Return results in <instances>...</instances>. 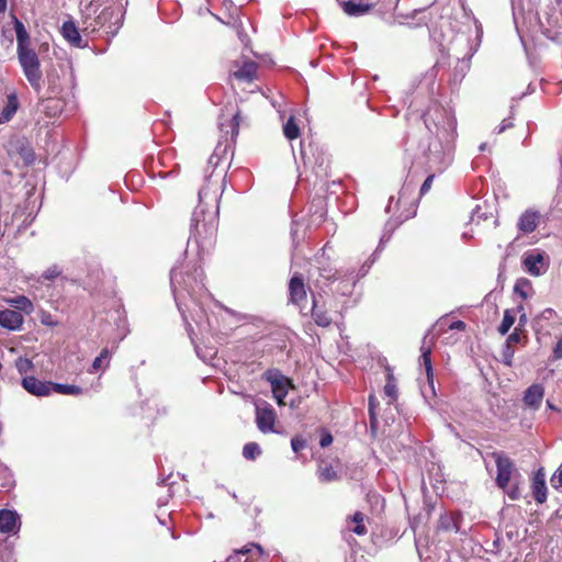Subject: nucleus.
Masks as SVG:
<instances>
[{
	"mask_svg": "<svg viewBox=\"0 0 562 562\" xmlns=\"http://www.w3.org/2000/svg\"><path fill=\"white\" fill-rule=\"evenodd\" d=\"M13 26L16 35V58L24 77L38 94L43 89V71L38 54L32 45V38L24 24L12 16Z\"/></svg>",
	"mask_w": 562,
	"mask_h": 562,
	"instance_id": "1",
	"label": "nucleus"
},
{
	"mask_svg": "<svg viewBox=\"0 0 562 562\" xmlns=\"http://www.w3.org/2000/svg\"><path fill=\"white\" fill-rule=\"evenodd\" d=\"M202 272L199 268H194V271L189 269V267L180 268L175 267L170 271V284L173 292L175 301L179 312L182 315L183 321L191 328V325L188 323L186 312L189 310L184 300L186 295H188L194 303V293L196 291H203L204 284L202 283Z\"/></svg>",
	"mask_w": 562,
	"mask_h": 562,
	"instance_id": "2",
	"label": "nucleus"
},
{
	"mask_svg": "<svg viewBox=\"0 0 562 562\" xmlns=\"http://www.w3.org/2000/svg\"><path fill=\"white\" fill-rule=\"evenodd\" d=\"M520 535L516 528L497 532L493 540H486L484 551L490 562H515L519 555Z\"/></svg>",
	"mask_w": 562,
	"mask_h": 562,
	"instance_id": "3",
	"label": "nucleus"
},
{
	"mask_svg": "<svg viewBox=\"0 0 562 562\" xmlns=\"http://www.w3.org/2000/svg\"><path fill=\"white\" fill-rule=\"evenodd\" d=\"M204 194H206L205 188H202L199 191L200 204L194 210L191 220V234L198 243L211 240L217 232L218 205H216L215 212H209L206 214L202 205Z\"/></svg>",
	"mask_w": 562,
	"mask_h": 562,
	"instance_id": "4",
	"label": "nucleus"
},
{
	"mask_svg": "<svg viewBox=\"0 0 562 562\" xmlns=\"http://www.w3.org/2000/svg\"><path fill=\"white\" fill-rule=\"evenodd\" d=\"M492 458L495 460L497 468V475L495 480L496 485L502 490H506L509 482L519 477L520 474L518 473L514 461L505 453L495 451L492 453Z\"/></svg>",
	"mask_w": 562,
	"mask_h": 562,
	"instance_id": "5",
	"label": "nucleus"
},
{
	"mask_svg": "<svg viewBox=\"0 0 562 562\" xmlns=\"http://www.w3.org/2000/svg\"><path fill=\"white\" fill-rule=\"evenodd\" d=\"M94 22L95 25L92 31H95L97 27H104L108 34L115 35L122 26L123 13L119 8L106 7L100 12Z\"/></svg>",
	"mask_w": 562,
	"mask_h": 562,
	"instance_id": "6",
	"label": "nucleus"
},
{
	"mask_svg": "<svg viewBox=\"0 0 562 562\" xmlns=\"http://www.w3.org/2000/svg\"><path fill=\"white\" fill-rule=\"evenodd\" d=\"M276 418L277 415L271 404L266 401L256 403V425L261 432H273Z\"/></svg>",
	"mask_w": 562,
	"mask_h": 562,
	"instance_id": "7",
	"label": "nucleus"
},
{
	"mask_svg": "<svg viewBox=\"0 0 562 562\" xmlns=\"http://www.w3.org/2000/svg\"><path fill=\"white\" fill-rule=\"evenodd\" d=\"M522 268L531 276L539 277L547 270L544 255L538 250H531L522 257Z\"/></svg>",
	"mask_w": 562,
	"mask_h": 562,
	"instance_id": "8",
	"label": "nucleus"
},
{
	"mask_svg": "<svg viewBox=\"0 0 562 562\" xmlns=\"http://www.w3.org/2000/svg\"><path fill=\"white\" fill-rule=\"evenodd\" d=\"M306 288L301 273L295 272L289 281V302L302 307V303L306 301Z\"/></svg>",
	"mask_w": 562,
	"mask_h": 562,
	"instance_id": "9",
	"label": "nucleus"
},
{
	"mask_svg": "<svg viewBox=\"0 0 562 562\" xmlns=\"http://www.w3.org/2000/svg\"><path fill=\"white\" fill-rule=\"evenodd\" d=\"M23 389L34 396H47L52 393V382H44L33 375L22 379Z\"/></svg>",
	"mask_w": 562,
	"mask_h": 562,
	"instance_id": "10",
	"label": "nucleus"
},
{
	"mask_svg": "<svg viewBox=\"0 0 562 562\" xmlns=\"http://www.w3.org/2000/svg\"><path fill=\"white\" fill-rule=\"evenodd\" d=\"M263 376L268 382H270L273 395L279 394V396H286L290 380L281 374L279 370H268L265 372Z\"/></svg>",
	"mask_w": 562,
	"mask_h": 562,
	"instance_id": "11",
	"label": "nucleus"
},
{
	"mask_svg": "<svg viewBox=\"0 0 562 562\" xmlns=\"http://www.w3.org/2000/svg\"><path fill=\"white\" fill-rule=\"evenodd\" d=\"M61 35L71 45L78 48H83L88 45L85 41L74 21H65L61 25Z\"/></svg>",
	"mask_w": 562,
	"mask_h": 562,
	"instance_id": "12",
	"label": "nucleus"
},
{
	"mask_svg": "<svg viewBox=\"0 0 562 562\" xmlns=\"http://www.w3.org/2000/svg\"><path fill=\"white\" fill-rule=\"evenodd\" d=\"M426 336L424 337L423 344L420 346V364L424 366L426 371V378L428 382V389L432 396H435V387H434V369L431 364V349L425 345Z\"/></svg>",
	"mask_w": 562,
	"mask_h": 562,
	"instance_id": "13",
	"label": "nucleus"
},
{
	"mask_svg": "<svg viewBox=\"0 0 562 562\" xmlns=\"http://www.w3.org/2000/svg\"><path fill=\"white\" fill-rule=\"evenodd\" d=\"M342 11L350 16H360L368 13L373 7V3H363L362 0H338Z\"/></svg>",
	"mask_w": 562,
	"mask_h": 562,
	"instance_id": "14",
	"label": "nucleus"
},
{
	"mask_svg": "<svg viewBox=\"0 0 562 562\" xmlns=\"http://www.w3.org/2000/svg\"><path fill=\"white\" fill-rule=\"evenodd\" d=\"M532 495L535 501L538 504H543L547 501V485H546V474L543 469H539L533 477L531 483Z\"/></svg>",
	"mask_w": 562,
	"mask_h": 562,
	"instance_id": "15",
	"label": "nucleus"
},
{
	"mask_svg": "<svg viewBox=\"0 0 562 562\" xmlns=\"http://www.w3.org/2000/svg\"><path fill=\"white\" fill-rule=\"evenodd\" d=\"M23 324V316L15 310H3L0 311V326L9 329H20Z\"/></svg>",
	"mask_w": 562,
	"mask_h": 562,
	"instance_id": "16",
	"label": "nucleus"
},
{
	"mask_svg": "<svg viewBox=\"0 0 562 562\" xmlns=\"http://www.w3.org/2000/svg\"><path fill=\"white\" fill-rule=\"evenodd\" d=\"M311 317L314 323L321 327H328L333 323L331 316L326 308L318 304V300L314 294H312Z\"/></svg>",
	"mask_w": 562,
	"mask_h": 562,
	"instance_id": "17",
	"label": "nucleus"
},
{
	"mask_svg": "<svg viewBox=\"0 0 562 562\" xmlns=\"http://www.w3.org/2000/svg\"><path fill=\"white\" fill-rule=\"evenodd\" d=\"M543 395V386L541 384H532L525 391L522 401L526 406L538 409L542 403Z\"/></svg>",
	"mask_w": 562,
	"mask_h": 562,
	"instance_id": "18",
	"label": "nucleus"
},
{
	"mask_svg": "<svg viewBox=\"0 0 562 562\" xmlns=\"http://www.w3.org/2000/svg\"><path fill=\"white\" fill-rule=\"evenodd\" d=\"M20 527L19 515L10 509L0 510V532H15Z\"/></svg>",
	"mask_w": 562,
	"mask_h": 562,
	"instance_id": "19",
	"label": "nucleus"
},
{
	"mask_svg": "<svg viewBox=\"0 0 562 562\" xmlns=\"http://www.w3.org/2000/svg\"><path fill=\"white\" fill-rule=\"evenodd\" d=\"M336 281L338 282L337 288L334 290V292L340 294V295H348L352 292L355 285H356V279H355V271L347 270L345 272L339 271L338 277L336 278Z\"/></svg>",
	"mask_w": 562,
	"mask_h": 562,
	"instance_id": "20",
	"label": "nucleus"
},
{
	"mask_svg": "<svg viewBox=\"0 0 562 562\" xmlns=\"http://www.w3.org/2000/svg\"><path fill=\"white\" fill-rule=\"evenodd\" d=\"M540 220V214L536 211L527 210L524 212L517 223L518 229L525 234L532 233Z\"/></svg>",
	"mask_w": 562,
	"mask_h": 562,
	"instance_id": "21",
	"label": "nucleus"
},
{
	"mask_svg": "<svg viewBox=\"0 0 562 562\" xmlns=\"http://www.w3.org/2000/svg\"><path fill=\"white\" fill-rule=\"evenodd\" d=\"M251 548H255L258 551V555L262 553L260 546L250 543L239 550H235L234 553L231 554L224 562H258L251 555Z\"/></svg>",
	"mask_w": 562,
	"mask_h": 562,
	"instance_id": "22",
	"label": "nucleus"
},
{
	"mask_svg": "<svg viewBox=\"0 0 562 562\" xmlns=\"http://www.w3.org/2000/svg\"><path fill=\"white\" fill-rule=\"evenodd\" d=\"M19 100L15 93H11L7 98V104L0 113V123L9 122L19 109Z\"/></svg>",
	"mask_w": 562,
	"mask_h": 562,
	"instance_id": "23",
	"label": "nucleus"
},
{
	"mask_svg": "<svg viewBox=\"0 0 562 562\" xmlns=\"http://www.w3.org/2000/svg\"><path fill=\"white\" fill-rule=\"evenodd\" d=\"M112 353L113 351H111L109 348H103L100 355L95 357L94 360L92 361V366L89 372L93 373L106 370L110 367Z\"/></svg>",
	"mask_w": 562,
	"mask_h": 562,
	"instance_id": "24",
	"label": "nucleus"
},
{
	"mask_svg": "<svg viewBox=\"0 0 562 562\" xmlns=\"http://www.w3.org/2000/svg\"><path fill=\"white\" fill-rule=\"evenodd\" d=\"M257 65L252 61L245 63L237 71H235V77L243 81H252L256 77Z\"/></svg>",
	"mask_w": 562,
	"mask_h": 562,
	"instance_id": "25",
	"label": "nucleus"
},
{
	"mask_svg": "<svg viewBox=\"0 0 562 562\" xmlns=\"http://www.w3.org/2000/svg\"><path fill=\"white\" fill-rule=\"evenodd\" d=\"M52 391L65 395H80L83 393L80 386L55 382H52Z\"/></svg>",
	"mask_w": 562,
	"mask_h": 562,
	"instance_id": "26",
	"label": "nucleus"
},
{
	"mask_svg": "<svg viewBox=\"0 0 562 562\" xmlns=\"http://www.w3.org/2000/svg\"><path fill=\"white\" fill-rule=\"evenodd\" d=\"M438 529L442 531L458 530L457 519L451 514H442L438 520Z\"/></svg>",
	"mask_w": 562,
	"mask_h": 562,
	"instance_id": "27",
	"label": "nucleus"
},
{
	"mask_svg": "<svg viewBox=\"0 0 562 562\" xmlns=\"http://www.w3.org/2000/svg\"><path fill=\"white\" fill-rule=\"evenodd\" d=\"M283 134L290 140L295 139L300 136V127L294 116H290L285 124L283 125Z\"/></svg>",
	"mask_w": 562,
	"mask_h": 562,
	"instance_id": "28",
	"label": "nucleus"
},
{
	"mask_svg": "<svg viewBox=\"0 0 562 562\" xmlns=\"http://www.w3.org/2000/svg\"><path fill=\"white\" fill-rule=\"evenodd\" d=\"M531 290V282L526 278H519L516 280L514 285V292L518 294L522 300L528 297V291Z\"/></svg>",
	"mask_w": 562,
	"mask_h": 562,
	"instance_id": "29",
	"label": "nucleus"
},
{
	"mask_svg": "<svg viewBox=\"0 0 562 562\" xmlns=\"http://www.w3.org/2000/svg\"><path fill=\"white\" fill-rule=\"evenodd\" d=\"M515 323V313L512 310H505L503 321L498 326V333L501 335H506L510 327Z\"/></svg>",
	"mask_w": 562,
	"mask_h": 562,
	"instance_id": "30",
	"label": "nucleus"
},
{
	"mask_svg": "<svg viewBox=\"0 0 562 562\" xmlns=\"http://www.w3.org/2000/svg\"><path fill=\"white\" fill-rule=\"evenodd\" d=\"M12 303L16 310L23 312L25 314H31L33 312L32 302L24 295H19L12 300Z\"/></svg>",
	"mask_w": 562,
	"mask_h": 562,
	"instance_id": "31",
	"label": "nucleus"
},
{
	"mask_svg": "<svg viewBox=\"0 0 562 562\" xmlns=\"http://www.w3.org/2000/svg\"><path fill=\"white\" fill-rule=\"evenodd\" d=\"M319 480L323 482H331L338 479V474L330 464L319 465L318 469Z\"/></svg>",
	"mask_w": 562,
	"mask_h": 562,
	"instance_id": "32",
	"label": "nucleus"
},
{
	"mask_svg": "<svg viewBox=\"0 0 562 562\" xmlns=\"http://www.w3.org/2000/svg\"><path fill=\"white\" fill-rule=\"evenodd\" d=\"M260 454L261 449L257 442H248L243 448V457L247 460H255Z\"/></svg>",
	"mask_w": 562,
	"mask_h": 562,
	"instance_id": "33",
	"label": "nucleus"
},
{
	"mask_svg": "<svg viewBox=\"0 0 562 562\" xmlns=\"http://www.w3.org/2000/svg\"><path fill=\"white\" fill-rule=\"evenodd\" d=\"M384 393L386 396L391 397L392 400H395L397 396L396 384H395L394 376L392 373L387 374V382L384 386Z\"/></svg>",
	"mask_w": 562,
	"mask_h": 562,
	"instance_id": "34",
	"label": "nucleus"
},
{
	"mask_svg": "<svg viewBox=\"0 0 562 562\" xmlns=\"http://www.w3.org/2000/svg\"><path fill=\"white\" fill-rule=\"evenodd\" d=\"M33 362L27 358H18L15 360V368L19 373L24 374L33 369Z\"/></svg>",
	"mask_w": 562,
	"mask_h": 562,
	"instance_id": "35",
	"label": "nucleus"
},
{
	"mask_svg": "<svg viewBox=\"0 0 562 562\" xmlns=\"http://www.w3.org/2000/svg\"><path fill=\"white\" fill-rule=\"evenodd\" d=\"M515 350L512 346L505 344L502 351V361L505 366L512 367L514 360Z\"/></svg>",
	"mask_w": 562,
	"mask_h": 562,
	"instance_id": "36",
	"label": "nucleus"
},
{
	"mask_svg": "<svg viewBox=\"0 0 562 562\" xmlns=\"http://www.w3.org/2000/svg\"><path fill=\"white\" fill-rule=\"evenodd\" d=\"M337 274H339V271H337L330 267L319 268V276L326 280L336 281Z\"/></svg>",
	"mask_w": 562,
	"mask_h": 562,
	"instance_id": "37",
	"label": "nucleus"
},
{
	"mask_svg": "<svg viewBox=\"0 0 562 562\" xmlns=\"http://www.w3.org/2000/svg\"><path fill=\"white\" fill-rule=\"evenodd\" d=\"M551 485L555 490H562V463L551 477Z\"/></svg>",
	"mask_w": 562,
	"mask_h": 562,
	"instance_id": "38",
	"label": "nucleus"
},
{
	"mask_svg": "<svg viewBox=\"0 0 562 562\" xmlns=\"http://www.w3.org/2000/svg\"><path fill=\"white\" fill-rule=\"evenodd\" d=\"M507 495L508 497L512 499V501H517L520 498V488H519V485L518 483H514L513 485H509L508 484V487L506 490H503Z\"/></svg>",
	"mask_w": 562,
	"mask_h": 562,
	"instance_id": "39",
	"label": "nucleus"
},
{
	"mask_svg": "<svg viewBox=\"0 0 562 562\" xmlns=\"http://www.w3.org/2000/svg\"><path fill=\"white\" fill-rule=\"evenodd\" d=\"M291 447L294 452H300L306 447V440L302 437H294L291 440Z\"/></svg>",
	"mask_w": 562,
	"mask_h": 562,
	"instance_id": "40",
	"label": "nucleus"
},
{
	"mask_svg": "<svg viewBox=\"0 0 562 562\" xmlns=\"http://www.w3.org/2000/svg\"><path fill=\"white\" fill-rule=\"evenodd\" d=\"M374 260L375 257L373 256L372 259H370V262L367 261L362 265V267L359 269V272L355 276L356 282L363 278L369 272Z\"/></svg>",
	"mask_w": 562,
	"mask_h": 562,
	"instance_id": "41",
	"label": "nucleus"
},
{
	"mask_svg": "<svg viewBox=\"0 0 562 562\" xmlns=\"http://www.w3.org/2000/svg\"><path fill=\"white\" fill-rule=\"evenodd\" d=\"M61 273V270L57 266H52L45 270L43 278L47 280H54Z\"/></svg>",
	"mask_w": 562,
	"mask_h": 562,
	"instance_id": "42",
	"label": "nucleus"
},
{
	"mask_svg": "<svg viewBox=\"0 0 562 562\" xmlns=\"http://www.w3.org/2000/svg\"><path fill=\"white\" fill-rule=\"evenodd\" d=\"M239 123H240V114H239V112H237L234 114V116L231 121L233 137H236L238 135Z\"/></svg>",
	"mask_w": 562,
	"mask_h": 562,
	"instance_id": "43",
	"label": "nucleus"
},
{
	"mask_svg": "<svg viewBox=\"0 0 562 562\" xmlns=\"http://www.w3.org/2000/svg\"><path fill=\"white\" fill-rule=\"evenodd\" d=\"M521 340V335L519 333V328L516 327L515 330L507 337V345L512 346L513 344H518Z\"/></svg>",
	"mask_w": 562,
	"mask_h": 562,
	"instance_id": "44",
	"label": "nucleus"
},
{
	"mask_svg": "<svg viewBox=\"0 0 562 562\" xmlns=\"http://www.w3.org/2000/svg\"><path fill=\"white\" fill-rule=\"evenodd\" d=\"M434 178H435V175H429L425 179L424 183L420 187V195L426 194L430 190L432 181H434Z\"/></svg>",
	"mask_w": 562,
	"mask_h": 562,
	"instance_id": "45",
	"label": "nucleus"
},
{
	"mask_svg": "<svg viewBox=\"0 0 562 562\" xmlns=\"http://www.w3.org/2000/svg\"><path fill=\"white\" fill-rule=\"evenodd\" d=\"M513 117H507V119H504L501 123V125L496 128V133L497 134H502L503 132H505L507 128H510L513 127Z\"/></svg>",
	"mask_w": 562,
	"mask_h": 562,
	"instance_id": "46",
	"label": "nucleus"
},
{
	"mask_svg": "<svg viewBox=\"0 0 562 562\" xmlns=\"http://www.w3.org/2000/svg\"><path fill=\"white\" fill-rule=\"evenodd\" d=\"M333 443V436L329 432H325L321 437L319 446L326 448Z\"/></svg>",
	"mask_w": 562,
	"mask_h": 562,
	"instance_id": "47",
	"label": "nucleus"
},
{
	"mask_svg": "<svg viewBox=\"0 0 562 562\" xmlns=\"http://www.w3.org/2000/svg\"><path fill=\"white\" fill-rule=\"evenodd\" d=\"M517 311L521 313L519 316L518 326H517L520 329V327L525 326L527 323V315L524 312V306L521 304L517 307Z\"/></svg>",
	"mask_w": 562,
	"mask_h": 562,
	"instance_id": "48",
	"label": "nucleus"
},
{
	"mask_svg": "<svg viewBox=\"0 0 562 562\" xmlns=\"http://www.w3.org/2000/svg\"><path fill=\"white\" fill-rule=\"evenodd\" d=\"M22 156L25 162L31 164L34 160V154L29 148H22Z\"/></svg>",
	"mask_w": 562,
	"mask_h": 562,
	"instance_id": "49",
	"label": "nucleus"
},
{
	"mask_svg": "<svg viewBox=\"0 0 562 562\" xmlns=\"http://www.w3.org/2000/svg\"><path fill=\"white\" fill-rule=\"evenodd\" d=\"M553 355L555 359H562V338L555 344Z\"/></svg>",
	"mask_w": 562,
	"mask_h": 562,
	"instance_id": "50",
	"label": "nucleus"
},
{
	"mask_svg": "<svg viewBox=\"0 0 562 562\" xmlns=\"http://www.w3.org/2000/svg\"><path fill=\"white\" fill-rule=\"evenodd\" d=\"M554 315H555V312L552 308H546L544 311L541 312L539 317L544 318V319H551Z\"/></svg>",
	"mask_w": 562,
	"mask_h": 562,
	"instance_id": "51",
	"label": "nucleus"
},
{
	"mask_svg": "<svg viewBox=\"0 0 562 562\" xmlns=\"http://www.w3.org/2000/svg\"><path fill=\"white\" fill-rule=\"evenodd\" d=\"M352 531L358 535V536H362V535H366L367 533V528L364 527V525L361 522V524H357L356 527L352 529Z\"/></svg>",
	"mask_w": 562,
	"mask_h": 562,
	"instance_id": "52",
	"label": "nucleus"
},
{
	"mask_svg": "<svg viewBox=\"0 0 562 562\" xmlns=\"http://www.w3.org/2000/svg\"><path fill=\"white\" fill-rule=\"evenodd\" d=\"M451 329H458V330H462L465 328V324L464 322L462 321H457V322H453L450 326Z\"/></svg>",
	"mask_w": 562,
	"mask_h": 562,
	"instance_id": "53",
	"label": "nucleus"
},
{
	"mask_svg": "<svg viewBox=\"0 0 562 562\" xmlns=\"http://www.w3.org/2000/svg\"><path fill=\"white\" fill-rule=\"evenodd\" d=\"M374 401H375L374 396L370 395V397H369V413H370L371 420L374 418V414H373Z\"/></svg>",
	"mask_w": 562,
	"mask_h": 562,
	"instance_id": "54",
	"label": "nucleus"
},
{
	"mask_svg": "<svg viewBox=\"0 0 562 562\" xmlns=\"http://www.w3.org/2000/svg\"><path fill=\"white\" fill-rule=\"evenodd\" d=\"M47 80H48V83H49V89L52 90V92H55L56 90V85H55V78L53 75L48 74L47 75Z\"/></svg>",
	"mask_w": 562,
	"mask_h": 562,
	"instance_id": "55",
	"label": "nucleus"
},
{
	"mask_svg": "<svg viewBox=\"0 0 562 562\" xmlns=\"http://www.w3.org/2000/svg\"><path fill=\"white\" fill-rule=\"evenodd\" d=\"M352 520L356 522V524H361L363 522V514L360 513V512H357L353 514L352 516Z\"/></svg>",
	"mask_w": 562,
	"mask_h": 562,
	"instance_id": "56",
	"label": "nucleus"
},
{
	"mask_svg": "<svg viewBox=\"0 0 562 562\" xmlns=\"http://www.w3.org/2000/svg\"><path fill=\"white\" fill-rule=\"evenodd\" d=\"M7 10V0H0V13L5 12Z\"/></svg>",
	"mask_w": 562,
	"mask_h": 562,
	"instance_id": "57",
	"label": "nucleus"
},
{
	"mask_svg": "<svg viewBox=\"0 0 562 562\" xmlns=\"http://www.w3.org/2000/svg\"><path fill=\"white\" fill-rule=\"evenodd\" d=\"M273 396L277 400L279 405H284V397L285 396H279V394H274Z\"/></svg>",
	"mask_w": 562,
	"mask_h": 562,
	"instance_id": "58",
	"label": "nucleus"
},
{
	"mask_svg": "<svg viewBox=\"0 0 562 562\" xmlns=\"http://www.w3.org/2000/svg\"><path fill=\"white\" fill-rule=\"evenodd\" d=\"M224 310H225L228 314H234V312H233L231 308H228V307H224Z\"/></svg>",
	"mask_w": 562,
	"mask_h": 562,
	"instance_id": "59",
	"label": "nucleus"
},
{
	"mask_svg": "<svg viewBox=\"0 0 562 562\" xmlns=\"http://www.w3.org/2000/svg\"><path fill=\"white\" fill-rule=\"evenodd\" d=\"M485 146H486V144H482V145L480 146V150H481V151H483V150L485 149Z\"/></svg>",
	"mask_w": 562,
	"mask_h": 562,
	"instance_id": "60",
	"label": "nucleus"
},
{
	"mask_svg": "<svg viewBox=\"0 0 562 562\" xmlns=\"http://www.w3.org/2000/svg\"><path fill=\"white\" fill-rule=\"evenodd\" d=\"M422 393H423L424 397L427 398L426 390H422Z\"/></svg>",
	"mask_w": 562,
	"mask_h": 562,
	"instance_id": "61",
	"label": "nucleus"
},
{
	"mask_svg": "<svg viewBox=\"0 0 562 562\" xmlns=\"http://www.w3.org/2000/svg\"><path fill=\"white\" fill-rule=\"evenodd\" d=\"M46 321H48V317H45V319H42V323L46 324L47 323Z\"/></svg>",
	"mask_w": 562,
	"mask_h": 562,
	"instance_id": "62",
	"label": "nucleus"
},
{
	"mask_svg": "<svg viewBox=\"0 0 562 562\" xmlns=\"http://www.w3.org/2000/svg\"><path fill=\"white\" fill-rule=\"evenodd\" d=\"M46 321H48V317H45V319H42V323L46 324L47 323Z\"/></svg>",
	"mask_w": 562,
	"mask_h": 562,
	"instance_id": "63",
	"label": "nucleus"
},
{
	"mask_svg": "<svg viewBox=\"0 0 562 562\" xmlns=\"http://www.w3.org/2000/svg\"><path fill=\"white\" fill-rule=\"evenodd\" d=\"M548 406H549L550 408H552V409L554 408V407H553V405H552L550 402H548Z\"/></svg>",
	"mask_w": 562,
	"mask_h": 562,
	"instance_id": "64",
	"label": "nucleus"
}]
</instances>
